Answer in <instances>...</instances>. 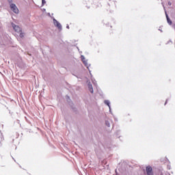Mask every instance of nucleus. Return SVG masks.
I'll return each mask as SVG.
<instances>
[{
    "label": "nucleus",
    "instance_id": "nucleus-1",
    "mask_svg": "<svg viewBox=\"0 0 175 175\" xmlns=\"http://www.w3.org/2000/svg\"><path fill=\"white\" fill-rule=\"evenodd\" d=\"M10 8L12 12H14V13H16V14H18L20 11L18 10V8H17V5H16V4L11 3Z\"/></svg>",
    "mask_w": 175,
    "mask_h": 175
},
{
    "label": "nucleus",
    "instance_id": "nucleus-2",
    "mask_svg": "<svg viewBox=\"0 0 175 175\" xmlns=\"http://www.w3.org/2000/svg\"><path fill=\"white\" fill-rule=\"evenodd\" d=\"M12 26L13 29H14L15 32H17L18 33L19 32H21V27H18V25H14V23H12Z\"/></svg>",
    "mask_w": 175,
    "mask_h": 175
},
{
    "label": "nucleus",
    "instance_id": "nucleus-3",
    "mask_svg": "<svg viewBox=\"0 0 175 175\" xmlns=\"http://www.w3.org/2000/svg\"><path fill=\"white\" fill-rule=\"evenodd\" d=\"M146 173L147 175H154L152 173V167H151V166L146 167Z\"/></svg>",
    "mask_w": 175,
    "mask_h": 175
},
{
    "label": "nucleus",
    "instance_id": "nucleus-4",
    "mask_svg": "<svg viewBox=\"0 0 175 175\" xmlns=\"http://www.w3.org/2000/svg\"><path fill=\"white\" fill-rule=\"evenodd\" d=\"M53 21H54V25H55V27L58 28V29H62V26L61 25V23H59V22H58L55 19H54Z\"/></svg>",
    "mask_w": 175,
    "mask_h": 175
},
{
    "label": "nucleus",
    "instance_id": "nucleus-5",
    "mask_svg": "<svg viewBox=\"0 0 175 175\" xmlns=\"http://www.w3.org/2000/svg\"><path fill=\"white\" fill-rule=\"evenodd\" d=\"M88 88H89V90L90 91L91 94H94V88H92V84L89 83Z\"/></svg>",
    "mask_w": 175,
    "mask_h": 175
},
{
    "label": "nucleus",
    "instance_id": "nucleus-6",
    "mask_svg": "<svg viewBox=\"0 0 175 175\" xmlns=\"http://www.w3.org/2000/svg\"><path fill=\"white\" fill-rule=\"evenodd\" d=\"M166 17L168 24H170V25H172V21L170 20V18H169V16L167 15H166Z\"/></svg>",
    "mask_w": 175,
    "mask_h": 175
},
{
    "label": "nucleus",
    "instance_id": "nucleus-7",
    "mask_svg": "<svg viewBox=\"0 0 175 175\" xmlns=\"http://www.w3.org/2000/svg\"><path fill=\"white\" fill-rule=\"evenodd\" d=\"M18 33H20L19 35L20 38H24V33H23V30H21V31L19 32Z\"/></svg>",
    "mask_w": 175,
    "mask_h": 175
},
{
    "label": "nucleus",
    "instance_id": "nucleus-8",
    "mask_svg": "<svg viewBox=\"0 0 175 175\" xmlns=\"http://www.w3.org/2000/svg\"><path fill=\"white\" fill-rule=\"evenodd\" d=\"M105 105H107V106H109V107H110V102H109V100H105Z\"/></svg>",
    "mask_w": 175,
    "mask_h": 175
},
{
    "label": "nucleus",
    "instance_id": "nucleus-9",
    "mask_svg": "<svg viewBox=\"0 0 175 175\" xmlns=\"http://www.w3.org/2000/svg\"><path fill=\"white\" fill-rule=\"evenodd\" d=\"M42 5H44V3H46V1L44 0H42Z\"/></svg>",
    "mask_w": 175,
    "mask_h": 175
},
{
    "label": "nucleus",
    "instance_id": "nucleus-10",
    "mask_svg": "<svg viewBox=\"0 0 175 175\" xmlns=\"http://www.w3.org/2000/svg\"><path fill=\"white\" fill-rule=\"evenodd\" d=\"M12 0H8V2L10 3H12Z\"/></svg>",
    "mask_w": 175,
    "mask_h": 175
},
{
    "label": "nucleus",
    "instance_id": "nucleus-11",
    "mask_svg": "<svg viewBox=\"0 0 175 175\" xmlns=\"http://www.w3.org/2000/svg\"><path fill=\"white\" fill-rule=\"evenodd\" d=\"M166 103H167V100H166L165 105H166Z\"/></svg>",
    "mask_w": 175,
    "mask_h": 175
},
{
    "label": "nucleus",
    "instance_id": "nucleus-12",
    "mask_svg": "<svg viewBox=\"0 0 175 175\" xmlns=\"http://www.w3.org/2000/svg\"><path fill=\"white\" fill-rule=\"evenodd\" d=\"M67 28H68V29H69V26H67Z\"/></svg>",
    "mask_w": 175,
    "mask_h": 175
}]
</instances>
